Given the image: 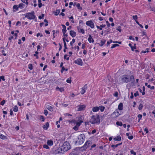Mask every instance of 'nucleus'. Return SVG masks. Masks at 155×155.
Returning <instances> with one entry per match:
<instances>
[{"label":"nucleus","instance_id":"f257e3e1","mask_svg":"<svg viewBox=\"0 0 155 155\" xmlns=\"http://www.w3.org/2000/svg\"><path fill=\"white\" fill-rule=\"evenodd\" d=\"M121 80L124 83H127L130 81L133 82L134 81V79L133 75L130 76L128 74H125L121 77Z\"/></svg>","mask_w":155,"mask_h":155},{"label":"nucleus","instance_id":"f03ea898","mask_svg":"<svg viewBox=\"0 0 155 155\" xmlns=\"http://www.w3.org/2000/svg\"><path fill=\"white\" fill-rule=\"evenodd\" d=\"M71 148V146L69 143L68 142H64L62 146L59 148V150H60L61 153L66 151Z\"/></svg>","mask_w":155,"mask_h":155},{"label":"nucleus","instance_id":"7ed1b4c3","mask_svg":"<svg viewBox=\"0 0 155 155\" xmlns=\"http://www.w3.org/2000/svg\"><path fill=\"white\" fill-rule=\"evenodd\" d=\"M123 110V107H118L117 109H116L115 111L112 114L111 116L113 118H116L118 117L122 114L121 110Z\"/></svg>","mask_w":155,"mask_h":155},{"label":"nucleus","instance_id":"20e7f679","mask_svg":"<svg viewBox=\"0 0 155 155\" xmlns=\"http://www.w3.org/2000/svg\"><path fill=\"white\" fill-rule=\"evenodd\" d=\"M78 140L76 141V143L79 145H81L84 143L85 139V137L84 134H81L78 136Z\"/></svg>","mask_w":155,"mask_h":155},{"label":"nucleus","instance_id":"39448f33","mask_svg":"<svg viewBox=\"0 0 155 155\" xmlns=\"http://www.w3.org/2000/svg\"><path fill=\"white\" fill-rule=\"evenodd\" d=\"M100 122L99 116L98 115H93L91 120V122L92 124L98 123Z\"/></svg>","mask_w":155,"mask_h":155},{"label":"nucleus","instance_id":"423d86ee","mask_svg":"<svg viewBox=\"0 0 155 155\" xmlns=\"http://www.w3.org/2000/svg\"><path fill=\"white\" fill-rule=\"evenodd\" d=\"M34 14V12L32 11L31 12L28 13L26 14L25 17L30 20L34 19L35 17Z\"/></svg>","mask_w":155,"mask_h":155},{"label":"nucleus","instance_id":"0eeeda50","mask_svg":"<svg viewBox=\"0 0 155 155\" xmlns=\"http://www.w3.org/2000/svg\"><path fill=\"white\" fill-rule=\"evenodd\" d=\"M91 143L90 141H86L84 146L81 147V149L82 150H86L88 147Z\"/></svg>","mask_w":155,"mask_h":155},{"label":"nucleus","instance_id":"6e6552de","mask_svg":"<svg viewBox=\"0 0 155 155\" xmlns=\"http://www.w3.org/2000/svg\"><path fill=\"white\" fill-rule=\"evenodd\" d=\"M86 24L87 25L90 26L91 28H93L94 27V24L92 21H87Z\"/></svg>","mask_w":155,"mask_h":155},{"label":"nucleus","instance_id":"1a4fd4ad","mask_svg":"<svg viewBox=\"0 0 155 155\" xmlns=\"http://www.w3.org/2000/svg\"><path fill=\"white\" fill-rule=\"evenodd\" d=\"M74 62L75 64L81 66L83 64L82 60L80 58H78L77 60L75 61Z\"/></svg>","mask_w":155,"mask_h":155},{"label":"nucleus","instance_id":"9d476101","mask_svg":"<svg viewBox=\"0 0 155 155\" xmlns=\"http://www.w3.org/2000/svg\"><path fill=\"white\" fill-rule=\"evenodd\" d=\"M87 87V85L86 84L85 85L84 87L82 88L81 93V94H83L85 92V90Z\"/></svg>","mask_w":155,"mask_h":155},{"label":"nucleus","instance_id":"9b49d317","mask_svg":"<svg viewBox=\"0 0 155 155\" xmlns=\"http://www.w3.org/2000/svg\"><path fill=\"white\" fill-rule=\"evenodd\" d=\"M47 143L48 145L51 146L53 145V141L51 140H47Z\"/></svg>","mask_w":155,"mask_h":155},{"label":"nucleus","instance_id":"f8f14e48","mask_svg":"<svg viewBox=\"0 0 155 155\" xmlns=\"http://www.w3.org/2000/svg\"><path fill=\"white\" fill-rule=\"evenodd\" d=\"M70 34L72 37H74L76 35V33L73 31H70Z\"/></svg>","mask_w":155,"mask_h":155},{"label":"nucleus","instance_id":"ddd939ff","mask_svg":"<svg viewBox=\"0 0 155 155\" xmlns=\"http://www.w3.org/2000/svg\"><path fill=\"white\" fill-rule=\"evenodd\" d=\"M88 40L90 43L91 42L93 43L94 41V39L92 38L90 35H89V38L88 39Z\"/></svg>","mask_w":155,"mask_h":155},{"label":"nucleus","instance_id":"4468645a","mask_svg":"<svg viewBox=\"0 0 155 155\" xmlns=\"http://www.w3.org/2000/svg\"><path fill=\"white\" fill-rule=\"evenodd\" d=\"M49 124L48 122H47L46 123L45 125H44L43 126V128L45 130H47L49 127Z\"/></svg>","mask_w":155,"mask_h":155},{"label":"nucleus","instance_id":"2eb2a0df","mask_svg":"<svg viewBox=\"0 0 155 155\" xmlns=\"http://www.w3.org/2000/svg\"><path fill=\"white\" fill-rule=\"evenodd\" d=\"M115 141H120L121 140V138L120 136H118L114 138Z\"/></svg>","mask_w":155,"mask_h":155},{"label":"nucleus","instance_id":"dca6fc26","mask_svg":"<svg viewBox=\"0 0 155 155\" xmlns=\"http://www.w3.org/2000/svg\"><path fill=\"white\" fill-rule=\"evenodd\" d=\"M122 144V143H119L117 144L116 145H112L111 146V147L112 148H115L116 147H117L118 146Z\"/></svg>","mask_w":155,"mask_h":155},{"label":"nucleus","instance_id":"f3484780","mask_svg":"<svg viewBox=\"0 0 155 155\" xmlns=\"http://www.w3.org/2000/svg\"><path fill=\"white\" fill-rule=\"evenodd\" d=\"M129 133H127L126 135L128 137V138L130 140H132L133 138V136H129Z\"/></svg>","mask_w":155,"mask_h":155},{"label":"nucleus","instance_id":"a211bd4d","mask_svg":"<svg viewBox=\"0 0 155 155\" xmlns=\"http://www.w3.org/2000/svg\"><path fill=\"white\" fill-rule=\"evenodd\" d=\"M0 138L2 139L5 140L6 139L7 137L6 136L0 134Z\"/></svg>","mask_w":155,"mask_h":155},{"label":"nucleus","instance_id":"6ab92c4d","mask_svg":"<svg viewBox=\"0 0 155 155\" xmlns=\"http://www.w3.org/2000/svg\"><path fill=\"white\" fill-rule=\"evenodd\" d=\"M99 110V107H94L92 109L93 112H96Z\"/></svg>","mask_w":155,"mask_h":155},{"label":"nucleus","instance_id":"aec40b11","mask_svg":"<svg viewBox=\"0 0 155 155\" xmlns=\"http://www.w3.org/2000/svg\"><path fill=\"white\" fill-rule=\"evenodd\" d=\"M83 122L81 120H79V122H77L76 123V126L79 127L81 125V123Z\"/></svg>","mask_w":155,"mask_h":155},{"label":"nucleus","instance_id":"412c9836","mask_svg":"<svg viewBox=\"0 0 155 155\" xmlns=\"http://www.w3.org/2000/svg\"><path fill=\"white\" fill-rule=\"evenodd\" d=\"M116 124L117 126H121L123 125L122 123L120 121H117L116 122Z\"/></svg>","mask_w":155,"mask_h":155},{"label":"nucleus","instance_id":"4be33fe9","mask_svg":"<svg viewBox=\"0 0 155 155\" xmlns=\"http://www.w3.org/2000/svg\"><path fill=\"white\" fill-rule=\"evenodd\" d=\"M25 5L24 4L22 3H21L19 5L18 7L22 8Z\"/></svg>","mask_w":155,"mask_h":155},{"label":"nucleus","instance_id":"5701e85b","mask_svg":"<svg viewBox=\"0 0 155 155\" xmlns=\"http://www.w3.org/2000/svg\"><path fill=\"white\" fill-rule=\"evenodd\" d=\"M39 119L41 121H44L45 120L44 117L42 116H39Z\"/></svg>","mask_w":155,"mask_h":155},{"label":"nucleus","instance_id":"b1692460","mask_svg":"<svg viewBox=\"0 0 155 155\" xmlns=\"http://www.w3.org/2000/svg\"><path fill=\"white\" fill-rule=\"evenodd\" d=\"M69 155H78V154L77 152H72L69 154Z\"/></svg>","mask_w":155,"mask_h":155},{"label":"nucleus","instance_id":"393cba45","mask_svg":"<svg viewBox=\"0 0 155 155\" xmlns=\"http://www.w3.org/2000/svg\"><path fill=\"white\" fill-rule=\"evenodd\" d=\"M60 10L59 9L57 10L56 11V12L54 13V15H58L60 13Z\"/></svg>","mask_w":155,"mask_h":155},{"label":"nucleus","instance_id":"a878e982","mask_svg":"<svg viewBox=\"0 0 155 155\" xmlns=\"http://www.w3.org/2000/svg\"><path fill=\"white\" fill-rule=\"evenodd\" d=\"M106 42V40H104V41H101V44H99V45L101 46H102L104 45L105 44Z\"/></svg>","mask_w":155,"mask_h":155},{"label":"nucleus","instance_id":"bb28decb","mask_svg":"<svg viewBox=\"0 0 155 155\" xmlns=\"http://www.w3.org/2000/svg\"><path fill=\"white\" fill-rule=\"evenodd\" d=\"M119 45L118 44H115L113 45L111 47V49L113 48H115L116 47L118 46Z\"/></svg>","mask_w":155,"mask_h":155},{"label":"nucleus","instance_id":"cd10ccee","mask_svg":"<svg viewBox=\"0 0 155 155\" xmlns=\"http://www.w3.org/2000/svg\"><path fill=\"white\" fill-rule=\"evenodd\" d=\"M64 70H65L66 71H68V69L67 68H65L64 67H63L61 70V72L62 73L63 72V71Z\"/></svg>","mask_w":155,"mask_h":155},{"label":"nucleus","instance_id":"c85d7f7f","mask_svg":"<svg viewBox=\"0 0 155 155\" xmlns=\"http://www.w3.org/2000/svg\"><path fill=\"white\" fill-rule=\"evenodd\" d=\"M43 147L44 148H45L47 149H49V147H48V145L46 144H44L43 146Z\"/></svg>","mask_w":155,"mask_h":155},{"label":"nucleus","instance_id":"c756f323","mask_svg":"<svg viewBox=\"0 0 155 155\" xmlns=\"http://www.w3.org/2000/svg\"><path fill=\"white\" fill-rule=\"evenodd\" d=\"M121 27L120 26H119L117 27L116 29L120 32L122 31L121 29Z\"/></svg>","mask_w":155,"mask_h":155},{"label":"nucleus","instance_id":"7c9ffc66","mask_svg":"<svg viewBox=\"0 0 155 155\" xmlns=\"http://www.w3.org/2000/svg\"><path fill=\"white\" fill-rule=\"evenodd\" d=\"M133 19L135 20V21L137 20L138 17L137 15H133L132 17Z\"/></svg>","mask_w":155,"mask_h":155},{"label":"nucleus","instance_id":"2f4dec72","mask_svg":"<svg viewBox=\"0 0 155 155\" xmlns=\"http://www.w3.org/2000/svg\"><path fill=\"white\" fill-rule=\"evenodd\" d=\"M71 78H68L67 81L66 82L68 83H71Z\"/></svg>","mask_w":155,"mask_h":155},{"label":"nucleus","instance_id":"473e14b6","mask_svg":"<svg viewBox=\"0 0 155 155\" xmlns=\"http://www.w3.org/2000/svg\"><path fill=\"white\" fill-rule=\"evenodd\" d=\"M28 68L31 70H32L33 68L32 64H29L28 65Z\"/></svg>","mask_w":155,"mask_h":155},{"label":"nucleus","instance_id":"72a5a7b5","mask_svg":"<svg viewBox=\"0 0 155 155\" xmlns=\"http://www.w3.org/2000/svg\"><path fill=\"white\" fill-rule=\"evenodd\" d=\"M75 41V40L74 39H73L72 40V41H71L70 43V45L71 46L73 45V44L74 43Z\"/></svg>","mask_w":155,"mask_h":155},{"label":"nucleus","instance_id":"f704fd0d","mask_svg":"<svg viewBox=\"0 0 155 155\" xmlns=\"http://www.w3.org/2000/svg\"><path fill=\"white\" fill-rule=\"evenodd\" d=\"M77 7L78 9L81 10L82 9V8L81 7H80V5L79 3H78L77 5Z\"/></svg>","mask_w":155,"mask_h":155},{"label":"nucleus","instance_id":"c9c22d12","mask_svg":"<svg viewBox=\"0 0 155 155\" xmlns=\"http://www.w3.org/2000/svg\"><path fill=\"white\" fill-rule=\"evenodd\" d=\"M18 107H14L13 108V110L14 111L16 112L18 111Z\"/></svg>","mask_w":155,"mask_h":155},{"label":"nucleus","instance_id":"e433bc0d","mask_svg":"<svg viewBox=\"0 0 155 155\" xmlns=\"http://www.w3.org/2000/svg\"><path fill=\"white\" fill-rule=\"evenodd\" d=\"M44 21L45 22H46V23L45 24V26H47L48 25V21L46 19H45L44 20Z\"/></svg>","mask_w":155,"mask_h":155},{"label":"nucleus","instance_id":"4c0bfd02","mask_svg":"<svg viewBox=\"0 0 155 155\" xmlns=\"http://www.w3.org/2000/svg\"><path fill=\"white\" fill-rule=\"evenodd\" d=\"M73 129L77 131V130L78 129V127H77L76 125L75 126L73 127Z\"/></svg>","mask_w":155,"mask_h":155},{"label":"nucleus","instance_id":"58836bf2","mask_svg":"<svg viewBox=\"0 0 155 155\" xmlns=\"http://www.w3.org/2000/svg\"><path fill=\"white\" fill-rule=\"evenodd\" d=\"M142 117V115L141 114H139L138 115V117L139 118V121Z\"/></svg>","mask_w":155,"mask_h":155},{"label":"nucleus","instance_id":"ea45409f","mask_svg":"<svg viewBox=\"0 0 155 155\" xmlns=\"http://www.w3.org/2000/svg\"><path fill=\"white\" fill-rule=\"evenodd\" d=\"M13 8L14 9H16L17 10H18V7L17 5H15L13 6Z\"/></svg>","mask_w":155,"mask_h":155},{"label":"nucleus","instance_id":"a19ab883","mask_svg":"<svg viewBox=\"0 0 155 155\" xmlns=\"http://www.w3.org/2000/svg\"><path fill=\"white\" fill-rule=\"evenodd\" d=\"M130 153L132 154H133L134 155H136V153L133 150H131L130 151Z\"/></svg>","mask_w":155,"mask_h":155},{"label":"nucleus","instance_id":"79ce46f5","mask_svg":"<svg viewBox=\"0 0 155 155\" xmlns=\"http://www.w3.org/2000/svg\"><path fill=\"white\" fill-rule=\"evenodd\" d=\"M5 100H3L1 103H0V104L2 105H3L5 103Z\"/></svg>","mask_w":155,"mask_h":155},{"label":"nucleus","instance_id":"37998d69","mask_svg":"<svg viewBox=\"0 0 155 155\" xmlns=\"http://www.w3.org/2000/svg\"><path fill=\"white\" fill-rule=\"evenodd\" d=\"M44 14H41V16H39L38 17L40 19H41L44 17Z\"/></svg>","mask_w":155,"mask_h":155},{"label":"nucleus","instance_id":"c03bdc74","mask_svg":"<svg viewBox=\"0 0 155 155\" xmlns=\"http://www.w3.org/2000/svg\"><path fill=\"white\" fill-rule=\"evenodd\" d=\"M63 42L64 43V48H65V49H68V48L67 47L66 43L65 41H63Z\"/></svg>","mask_w":155,"mask_h":155},{"label":"nucleus","instance_id":"a18cd8bd","mask_svg":"<svg viewBox=\"0 0 155 155\" xmlns=\"http://www.w3.org/2000/svg\"><path fill=\"white\" fill-rule=\"evenodd\" d=\"M84 108V107H79V108H78L77 110L78 111L82 110Z\"/></svg>","mask_w":155,"mask_h":155},{"label":"nucleus","instance_id":"49530a36","mask_svg":"<svg viewBox=\"0 0 155 155\" xmlns=\"http://www.w3.org/2000/svg\"><path fill=\"white\" fill-rule=\"evenodd\" d=\"M44 114H45L46 116H47V114H48V111L47 110H44Z\"/></svg>","mask_w":155,"mask_h":155},{"label":"nucleus","instance_id":"de8ad7c7","mask_svg":"<svg viewBox=\"0 0 155 155\" xmlns=\"http://www.w3.org/2000/svg\"><path fill=\"white\" fill-rule=\"evenodd\" d=\"M48 109L50 111H52L53 110V107H48Z\"/></svg>","mask_w":155,"mask_h":155},{"label":"nucleus","instance_id":"09e8293b","mask_svg":"<svg viewBox=\"0 0 155 155\" xmlns=\"http://www.w3.org/2000/svg\"><path fill=\"white\" fill-rule=\"evenodd\" d=\"M150 10H151L152 11H154V12H155V8H154V7L152 8L151 7H150Z\"/></svg>","mask_w":155,"mask_h":155},{"label":"nucleus","instance_id":"8fccbe9b","mask_svg":"<svg viewBox=\"0 0 155 155\" xmlns=\"http://www.w3.org/2000/svg\"><path fill=\"white\" fill-rule=\"evenodd\" d=\"M139 95V93L138 91H137L136 93L134 94V96L136 97L137 96Z\"/></svg>","mask_w":155,"mask_h":155},{"label":"nucleus","instance_id":"3c124183","mask_svg":"<svg viewBox=\"0 0 155 155\" xmlns=\"http://www.w3.org/2000/svg\"><path fill=\"white\" fill-rule=\"evenodd\" d=\"M129 46H130L131 49V50L132 51H134V49H133V46L132 45H131V44H129Z\"/></svg>","mask_w":155,"mask_h":155},{"label":"nucleus","instance_id":"603ef678","mask_svg":"<svg viewBox=\"0 0 155 155\" xmlns=\"http://www.w3.org/2000/svg\"><path fill=\"white\" fill-rule=\"evenodd\" d=\"M63 33H65L66 31V28H63L62 30Z\"/></svg>","mask_w":155,"mask_h":155},{"label":"nucleus","instance_id":"864d4df0","mask_svg":"<svg viewBox=\"0 0 155 155\" xmlns=\"http://www.w3.org/2000/svg\"><path fill=\"white\" fill-rule=\"evenodd\" d=\"M1 79H2L3 81H4L5 80V79L4 78V76H2L0 77Z\"/></svg>","mask_w":155,"mask_h":155},{"label":"nucleus","instance_id":"5fc2aeb1","mask_svg":"<svg viewBox=\"0 0 155 155\" xmlns=\"http://www.w3.org/2000/svg\"><path fill=\"white\" fill-rule=\"evenodd\" d=\"M79 31L82 33L83 34H84V30L83 29H80V31Z\"/></svg>","mask_w":155,"mask_h":155},{"label":"nucleus","instance_id":"6e6d98bb","mask_svg":"<svg viewBox=\"0 0 155 155\" xmlns=\"http://www.w3.org/2000/svg\"><path fill=\"white\" fill-rule=\"evenodd\" d=\"M39 36H40L41 37L43 36V35L42 34H41L40 33H38L37 34V37H38Z\"/></svg>","mask_w":155,"mask_h":155},{"label":"nucleus","instance_id":"4d7b16f0","mask_svg":"<svg viewBox=\"0 0 155 155\" xmlns=\"http://www.w3.org/2000/svg\"><path fill=\"white\" fill-rule=\"evenodd\" d=\"M144 131L146 132V133L147 134V133H148V129H147V128H145V129H144Z\"/></svg>","mask_w":155,"mask_h":155},{"label":"nucleus","instance_id":"13d9d810","mask_svg":"<svg viewBox=\"0 0 155 155\" xmlns=\"http://www.w3.org/2000/svg\"><path fill=\"white\" fill-rule=\"evenodd\" d=\"M131 95L130 96V98L131 99H133L134 97L133 94V93L132 92H131Z\"/></svg>","mask_w":155,"mask_h":155},{"label":"nucleus","instance_id":"bf43d9fd","mask_svg":"<svg viewBox=\"0 0 155 155\" xmlns=\"http://www.w3.org/2000/svg\"><path fill=\"white\" fill-rule=\"evenodd\" d=\"M105 107H101L100 109L101 111V112L104 111Z\"/></svg>","mask_w":155,"mask_h":155},{"label":"nucleus","instance_id":"052dcab7","mask_svg":"<svg viewBox=\"0 0 155 155\" xmlns=\"http://www.w3.org/2000/svg\"><path fill=\"white\" fill-rule=\"evenodd\" d=\"M114 95L115 96L117 97L118 95V93L117 92H115Z\"/></svg>","mask_w":155,"mask_h":155},{"label":"nucleus","instance_id":"680f3d73","mask_svg":"<svg viewBox=\"0 0 155 155\" xmlns=\"http://www.w3.org/2000/svg\"><path fill=\"white\" fill-rule=\"evenodd\" d=\"M129 39L130 40L132 39L133 41L134 40V38L132 37V36H130L129 37Z\"/></svg>","mask_w":155,"mask_h":155},{"label":"nucleus","instance_id":"e2e57ef3","mask_svg":"<svg viewBox=\"0 0 155 155\" xmlns=\"http://www.w3.org/2000/svg\"><path fill=\"white\" fill-rule=\"evenodd\" d=\"M47 67V65H45L43 69V70L44 71H45V69Z\"/></svg>","mask_w":155,"mask_h":155},{"label":"nucleus","instance_id":"0e129e2a","mask_svg":"<svg viewBox=\"0 0 155 155\" xmlns=\"http://www.w3.org/2000/svg\"><path fill=\"white\" fill-rule=\"evenodd\" d=\"M106 23L107 24V25L108 27H109L110 26V24L109 23L108 21H106Z\"/></svg>","mask_w":155,"mask_h":155},{"label":"nucleus","instance_id":"69168bd1","mask_svg":"<svg viewBox=\"0 0 155 155\" xmlns=\"http://www.w3.org/2000/svg\"><path fill=\"white\" fill-rule=\"evenodd\" d=\"M64 90L63 88H60V90H59L60 92H62L64 91Z\"/></svg>","mask_w":155,"mask_h":155},{"label":"nucleus","instance_id":"338daca9","mask_svg":"<svg viewBox=\"0 0 155 155\" xmlns=\"http://www.w3.org/2000/svg\"><path fill=\"white\" fill-rule=\"evenodd\" d=\"M38 54V52L37 51H36L35 52V54H34V56H37V54Z\"/></svg>","mask_w":155,"mask_h":155},{"label":"nucleus","instance_id":"774afa93","mask_svg":"<svg viewBox=\"0 0 155 155\" xmlns=\"http://www.w3.org/2000/svg\"><path fill=\"white\" fill-rule=\"evenodd\" d=\"M105 26H106L105 25H102L100 26V27H101V28H104Z\"/></svg>","mask_w":155,"mask_h":155}]
</instances>
